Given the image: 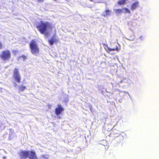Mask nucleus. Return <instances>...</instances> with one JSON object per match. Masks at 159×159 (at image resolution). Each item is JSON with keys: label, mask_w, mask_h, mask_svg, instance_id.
<instances>
[{"label": "nucleus", "mask_w": 159, "mask_h": 159, "mask_svg": "<svg viewBox=\"0 0 159 159\" xmlns=\"http://www.w3.org/2000/svg\"><path fill=\"white\" fill-rule=\"evenodd\" d=\"M36 27L40 34H45V35H47L48 33L46 32L48 30L52 31L53 26L48 22L41 21L40 23L36 25Z\"/></svg>", "instance_id": "1"}, {"label": "nucleus", "mask_w": 159, "mask_h": 159, "mask_svg": "<svg viewBox=\"0 0 159 159\" xmlns=\"http://www.w3.org/2000/svg\"><path fill=\"white\" fill-rule=\"evenodd\" d=\"M26 89L25 86H23L22 85H21L19 88V90L20 91H22Z\"/></svg>", "instance_id": "13"}, {"label": "nucleus", "mask_w": 159, "mask_h": 159, "mask_svg": "<svg viewBox=\"0 0 159 159\" xmlns=\"http://www.w3.org/2000/svg\"><path fill=\"white\" fill-rule=\"evenodd\" d=\"M112 134L114 135H116V136H118L120 134L118 133V131L116 129H114L112 132Z\"/></svg>", "instance_id": "14"}, {"label": "nucleus", "mask_w": 159, "mask_h": 159, "mask_svg": "<svg viewBox=\"0 0 159 159\" xmlns=\"http://www.w3.org/2000/svg\"><path fill=\"white\" fill-rule=\"evenodd\" d=\"M12 53L13 54L16 55L17 53H18V51L15 50H13L12 51Z\"/></svg>", "instance_id": "20"}, {"label": "nucleus", "mask_w": 159, "mask_h": 159, "mask_svg": "<svg viewBox=\"0 0 159 159\" xmlns=\"http://www.w3.org/2000/svg\"><path fill=\"white\" fill-rule=\"evenodd\" d=\"M105 12L106 14L103 15L104 16H106L107 15H110L111 14V11L110 10H106L105 11Z\"/></svg>", "instance_id": "16"}, {"label": "nucleus", "mask_w": 159, "mask_h": 159, "mask_svg": "<svg viewBox=\"0 0 159 159\" xmlns=\"http://www.w3.org/2000/svg\"><path fill=\"white\" fill-rule=\"evenodd\" d=\"M126 0H120L117 2V3L120 5H123L126 3Z\"/></svg>", "instance_id": "11"}, {"label": "nucleus", "mask_w": 159, "mask_h": 159, "mask_svg": "<svg viewBox=\"0 0 159 159\" xmlns=\"http://www.w3.org/2000/svg\"><path fill=\"white\" fill-rule=\"evenodd\" d=\"M122 9H118L114 10L115 12L117 14L121 13L122 12Z\"/></svg>", "instance_id": "12"}, {"label": "nucleus", "mask_w": 159, "mask_h": 159, "mask_svg": "<svg viewBox=\"0 0 159 159\" xmlns=\"http://www.w3.org/2000/svg\"><path fill=\"white\" fill-rule=\"evenodd\" d=\"M139 2L138 1L133 3L131 6V10L132 11L135 10L139 7Z\"/></svg>", "instance_id": "9"}, {"label": "nucleus", "mask_w": 159, "mask_h": 159, "mask_svg": "<svg viewBox=\"0 0 159 159\" xmlns=\"http://www.w3.org/2000/svg\"><path fill=\"white\" fill-rule=\"evenodd\" d=\"M107 51V52L109 53V52L107 51V50H106Z\"/></svg>", "instance_id": "23"}, {"label": "nucleus", "mask_w": 159, "mask_h": 159, "mask_svg": "<svg viewBox=\"0 0 159 159\" xmlns=\"http://www.w3.org/2000/svg\"><path fill=\"white\" fill-rule=\"evenodd\" d=\"M44 2V0H37V2L38 3H42Z\"/></svg>", "instance_id": "19"}, {"label": "nucleus", "mask_w": 159, "mask_h": 159, "mask_svg": "<svg viewBox=\"0 0 159 159\" xmlns=\"http://www.w3.org/2000/svg\"><path fill=\"white\" fill-rule=\"evenodd\" d=\"M29 151L25 150H21L18 152L20 159H26L28 157Z\"/></svg>", "instance_id": "5"}, {"label": "nucleus", "mask_w": 159, "mask_h": 159, "mask_svg": "<svg viewBox=\"0 0 159 159\" xmlns=\"http://www.w3.org/2000/svg\"><path fill=\"white\" fill-rule=\"evenodd\" d=\"M29 155L28 157L29 159H37V156L34 151H29Z\"/></svg>", "instance_id": "7"}, {"label": "nucleus", "mask_w": 159, "mask_h": 159, "mask_svg": "<svg viewBox=\"0 0 159 159\" xmlns=\"http://www.w3.org/2000/svg\"><path fill=\"white\" fill-rule=\"evenodd\" d=\"M29 46L31 53L37 56L39 54V49L38 44L34 40H32L29 43Z\"/></svg>", "instance_id": "2"}, {"label": "nucleus", "mask_w": 159, "mask_h": 159, "mask_svg": "<svg viewBox=\"0 0 159 159\" xmlns=\"http://www.w3.org/2000/svg\"><path fill=\"white\" fill-rule=\"evenodd\" d=\"M57 106V107L55 109V113L57 116H58L63 111L64 109L60 104H58Z\"/></svg>", "instance_id": "6"}, {"label": "nucleus", "mask_w": 159, "mask_h": 159, "mask_svg": "<svg viewBox=\"0 0 159 159\" xmlns=\"http://www.w3.org/2000/svg\"><path fill=\"white\" fill-rule=\"evenodd\" d=\"M41 158L42 159H48V157L47 155H44L41 156Z\"/></svg>", "instance_id": "18"}, {"label": "nucleus", "mask_w": 159, "mask_h": 159, "mask_svg": "<svg viewBox=\"0 0 159 159\" xmlns=\"http://www.w3.org/2000/svg\"><path fill=\"white\" fill-rule=\"evenodd\" d=\"M12 79L15 81L13 83L14 84L15 87H16L17 84L16 83H19L21 82V76L19 73L18 69L15 68H14L13 72V75L12 76Z\"/></svg>", "instance_id": "3"}, {"label": "nucleus", "mask_w": 159, "mask_h": 159, "mask_svg": "<svg viewBox=\"0 0 159 159\" xmlns=\"http://www.w3.org/2000/svg\"><path fill=\"white\" fill-rule=\"evenodd\" d=\"M113 45L114 47L112 48H108V50L110 51H116L118 52L120 50V48H118L116 44H114Z\"/></svg>", "instance_id": "10"}, {"label": "nucleus", "mask_w": 159, "mask_h": 159, "mask_svg": "<svg viewBox=\"0 0 159 159\" xmlns=\"http://www.w3.org/2000/svg\"><path fill=\"white\" fill-rule=\"evenodd\" d=\"M3 48V44L1 42H0V49H1Z\"/></svg>", "instance_id": "21"}, {"label": "nucleus", "mask_w": 159, "mask_h": 159, "mask_svg": "<svg viewBox=\"0 0 159 159\" xmlns=\"http://www.w3.org/2000/svg\"><path fill=\"white\" fill-rule=\"evenodd\" d=\"M9 137H10L9 138V139H11V138L10 135H9Z\"/></svg>", "instance_id": "22"}, {"label": "nucleus", "mask_w": 159, "mask_h": 159, "mask_svg": "<svg viewBox=\"0 0 159 159\" xmlns=\"http://www.w3.org/2000/svg\"><path fill=\"white\" fill-rule=\"evenodd\" d=\"M57 40L55 35L52 36L51 39L48 41L49 44L51 46L53 45L54 43L57 42Z\"/></svg>", "instance_id": "8"}, {"label": "nucleus", "mask_w": 159, "mask_h": 159, "mask_svg": "<svg viewBox=\"0 0 159 159\" xmlns=\"http://www.w3.org/2000/svg\"><path fill=\"white\" fill-rule=\"evenodd\" d=\"M19 58H22L23 59V60L24 61H25L27 59V57L25 56V55H22L20 56L19 57Z\"/></svg>", "instance_id": "15"}, {"label": "nucleus", "mask_w": 159, "mask_h": 159, "mask_svg": "<svg viewBox=\"0 0 159 159\" xmlns=\"http://www.w3.org/2000/svg\"><path fill=\"white\" fill-rule=\"evenodd\" d=\"M122 10H125V13L127 12L129 14H130L131 13L130 10L127 8H124L122 9Z\"/></svg>", "instance_id": "17"}, {"label": "nucleus", "mask_w": 159, "mask_h": 159, "mask_svg": "<svg viewBox=\"0 0 159 159\" xmlns=\"http://www.w3.org/2000/svg\"><path fill=\"white\" fill-rule=\"evenodd\" d=\"M11 54L9 50L2 51L0 54V58L4 62L9 61L11 58Z\"/></svg>", "instance_id": "4"}]
</instances>
